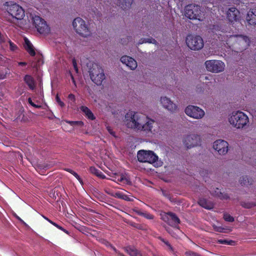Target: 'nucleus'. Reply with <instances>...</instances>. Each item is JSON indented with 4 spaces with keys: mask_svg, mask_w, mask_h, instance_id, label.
Segmentation results:
<instances>
[{
    "mask_svg": "<svg viewBox=\"0 0 256 256\" xmlns=\"http://www.w3.org/2000/svg\"><path fill=\"white\" fill-rule=\"evenodd\" d=\"M42 217L45 219L46 220H48V222H49V220H49L48 218L46 217L45 216H42Z\"/></svg>",
    "mask_w": 256,
    "mask_h": 256,
    "instance_id": "obj_48",
    "label": "nucleus"
},
{
    "mask_svg": "<svg viewBox=\"0 0 256 256\" xmlns=\"http://www.w3.org/2000/svg\"><path fill=\"white\" fill-rule=\"evenodd\" d=\"M160 102L164 108L170 112H174L177 110L178 107L176 105L166 96L160 98Z\"/></svg>",
    "mask_w": 256,
    "mask_h": 256,
    "instance_id": "obj_16",
    "label": "nucleus"
},
{
    "mask_svg": "<svg viewBox=\"0 0 256 256\" xmlns=\"http://www.w3.org/2000/svg\"><path fill=\"white\" fill-rule=\"evenodd\" d=\"M186 254L188 256H201L200 254L196 253V252H192V251H190V252H186Z\"/></svg>",
    "mask_w": 256,
    "mask_h": 256,
    "instance_id": "obj_40",
    "label": "nucleus"
},
{
    "mask_svg": "<svg viewBox=\"0 0 256 256\" xmlns=\"http://www.w3.org/2000/svg\"><path fill=\"white\" fill-rule=\"evenodd\" d=\"M56 102H58V104L61 106V107H64V102H62L60 97L58 96V94H57L56 96Z\"/></svg>",
    "mask_w": 256,
    "mask_h": 256,
    "instance_id": "obj_34",
    "label": "nucleus"
},
{
    "mask_svg": "<svg viewBox=\"0 0 256 256\" xmlns=\"http://www.w3.org/2000/svg\"><path fill=\"white\" fill-rule=\"evenodd\" d=\"M218 242L219 244H227V245H232L234 243L232 240H219Z\"/></svg>",
    "mask_w": 256,
    "mask_h": 256,
    "instance_id": "obj_32",
    "label": "nucleus"
},
{
    "mask_svg": "<svg viewBox=\"0 0 256 256\" xmlns=\"http://www.w3.org/2000/svg\"><path fill=\"white\" fill-rule=\"evenodd\" d=\"M16 217L22 224L25 226L27 225L18 216H16Z\"/></svg>",
    "mask_w": 256,
    "mask_h": 256,
    "instance_id": "obj_44",
    "label": "nucleus"
},
{
    "mask_svg": "<svg viewBox=\"0 0 256 256\" xmlns=\"http://www.w3.org/2000/svg\"><path fill=\"white\" fill-rule=\"evenodd\" d=\"M166 244H167L170 248H172L168 244V242H166Z\"/></svg>",
    "mask_w": 256,
    "mask_h": 256,
    "instance_id": "obj_50",
    "label": "nucleus"
},
{
    "mask_svg": "<svg viewBox=\"0 0 256 256\" xmlns=\"http://www.w3.org/2000/svg\"><path fill=\"white\" fill-rule=\"evenodd\" d=\"M8 12L10 16L17 20H22L24 16L23 8L16 4L10 5L8 8Z\"/></svg>",
    "mask_w": 256,
    "mask_h": 256,
    "instance_id": "obj_12",
    "label": "nucleus"
},
{
    "mask_svg": "<svg viewBox=\"0 0 256 256\" xmlns=\"http://www.w3.org/2000/svg\"><path fill=\"white\" fill-rule=\"evenodd\" d=\"M34 107V108H40L41 107V106L40 105H37V104H34V105H33Z\"/></svg>",
    "mask_w": 256,
    "mask_h": 256,
    "instance_id": "obj_47",
    "label": "nucleus"
},
{
    "mask_svg": "<svg viewBox=\"0 0 256 256\" xmlns=\"http://www.w3.org/2000/svg\"><path fill=\"white\" fill-rule=\"evenodd\" d=\"M224 218L226 221L232 222L234 220V218L230 214H225L224 215Z\"/></svg>",
    "mask_w": 256,
    "mask_h": 256,
    "instance_id": "obj_33",
    "label": "nucleus"
},
{
    "mask_svg": "<svg viewBox=\"0 0 256 256\" xmlns=\"http://www.w3.org/2000/svg\"><path fill=\"white\" fill-rule=\"evenodd\" d=\"M126 200H129V201L131 200H130V199H126Z\"/></svg>",
    "mask_w": 256,
    "mask_h": 256,
    "instance_id": "obj_53",
    "label": "nucleus"
},
{
    "mask_svg": "<svg viewBox=\"0 0 256 256\" xmlns=\"http://www.w3.org/2000/svg\"><path fill=\"white\" fill-rule=\"evenodd\" d=\"M216 34L220 36L218 38L220 40L222 41H227L226 38L229 36L230 38H236V42L240 44L242 46V49L246 48L250 44V40L246 36H231L226 34L224 32H222V34Z\"/></svg>",
    "mask_w": 256,
    "mask_h": 256,
    "instance_id": "obj_6",
    "label": "nucleus"
},
{
    "mask_svg": "<svg viewBox=\"0 0 256 256\" xmlns=\"http://www.w3.org/2000/svg\"><path fill=\"white\" fill-rule=\"evenodd\" d=\"M24 47L30 56H34L35 55L36 52L33 46L29 41V40L26 38H24Z\"/></svg>",
    "mask_w": 256,
    "mask_h": 256,
    "instance_id": "obj_21",
    "label": "nucleus"
},
{
    "mask_svg": "<svg viewBox=\"0 0 256 256\" xmlns=\"http://www.w3.org/2000/svg\"><path fill=\"white\" fill-rule=\"evenodd\" d=\"M246 19L249 24H256V10L252 9L248 12Z\"/></svg>",
    "mask_w": 256,
    "mask_h": 256,
    "instance_id": "obj_19",
    "label": "nucleus"
},
{
    "mask_svg": "<svg viewBox=\"0 0 256 256\" xmlns=\"http://www.w3.org/2000/svg\"><path fill=\"white\" fill-rule=\"evenodd\" d=\"M28 103L32 106H33V105H34V103L32 102V98H28Z\"/></svg>",
    "mask_w": 256,
    "mask_h": 256,
    "instance_id": "obj_46",
    "label": "nucleus"
},
{
    "mask_svg": "<svg viewBox=\"0 0 256 256\" xmlns=\"http://www.w3.org/2000/svg\"><path fill=\"white\" fill-rule=\"evenodd\" d=\"M213 148L220 154L224 155L228 151V144L224 140H218L214 142Z\"/></svg>",
    "mask_w": 256,
    "mask_h": 256,
    "instance_id": "obj_14",
    "label": "nucleus"
},
{
    "mask_svg": "<svg viewBox=\"0 0 256 256\" xmlns=\"http://www.w3.org/2000/svg\"><path fill=\"white\" fill-rule=\"evenodd\" d=\"M72 26L76 32L82 36L86 37L90 34V32L84 20L80 18H76Z\"/></svg>",
    "mask_w": 256,
    "mask_h": 256,
    "instance_id": "obj_5",
    "label": "nucleus"
},
{
    "mask_svg": "<svg viewBox=\"0 0 256 256\" xmlns=\"http://www.w3.org/2000/svg\"><path fill=\"white\" fill-rule=\"evenodd\" d=\"M250 207H251V206H246V208H250Z\"/></svg>",
    "mask_w": 256,
    "mask_h": 256,
    "instance_id": "obj_52",
    "label": "nucleus"
},
{
    "mask_svg": "<svg viewBox=\"0 0 256 256\" xmlns=\"http://www.w3.org/2000/svg\"><path fill=\"white\" fill-rule=\"evenodd\" d=\"M200 136L198 134H192L186 136L183 139V142L187 148L199 145L200 144Z\"/></svg>",
    "mask_w": 256,
    "mask_h": 256,
    "instance_id": "obj_13",
    "label": "nucleus"
},
{
    "mask_svg": "<svg viewBox=\"0 0 256 256\" xmlns=\"http://www.w3.org/2000/svg\"><path fill=\"white\" fill-rule=\"evenodd\" d=\"M80 110L86 118L92 120H95L96 117L89 108L82 106L80 107Z\"/></svg>",
    "mask_w": 256,
    "mask_h": 256,
    "instance_id": "obj_20",
    "label": "nucleus"
},
{
    "mask_svg": "<svg viewBox=\"0 0 256 256\" xmlns=\"http://www.w3.org/2000/svg\"><path fill=\"white\" fill-rule=\"evenodd\" d=\"M66 170L67 172H68L70 173V171H73L72 170L70 169H67V170Z\"/></svg>",
    "mask_w": 256,
    "mask_h": 256,
    "instance_id": "obj_49",
    "label": "nucleus"
},
{
    "mask_svg": "<svg viewBox=\"0 0 256 256\" xmlns=\"http://www.w3.org/2000/svg\"><path fill=\"white\" fill-rule=\"evenodd\" d=\"M18 65L20 66H26V63L25 62H18Z\"/></svg>",
    "mask_w": 256,
    "mask_h": 256,
    "instance_id": "obj_45",
    "label": "nucleus"
},
{
    "mask_svg": "<svg viewBox=\"0 0 256 256\" xmlns=\"http://www.w3.org/2000/svg\"><path fill=\"white\" fill-rule=\"evenodd\" d=\"M198 204L202 207L208 210H210L214 207L213 204L211 202L208 201L204 198L200 199L198 201Z\"/></svg>",
    "mask_w": 256,
    "mask_h": 256,
    "instance_id": "obj_23",
    "label": "nucleus"
},
{
    "mask_svg": "<svg viewBox=\"0 0 256 256\" xmlns=\"http://www.w3.org/2000/svg\"><path fill=\"white\" fill-rule=\"evenodd\" d=\"M125 118L128 128L141 130L147 133L153 134L156 132L154 128L157 123L143 114L130 112L126 114Z\"/></svg>",
    "mask_w": 256,
    "mask_h": 256,
    "instance_id": "obj_1",
    "label": "nucleus"
},
{
    "mask_svg": "<svg viewBox=\"0 0 256 256\" xmlns=\"http://www.w3.org/2000/svg\"><path fill=\"white\" fill-rule=\"evenodd\" d=\"M32 21L39 33L42 34H47L50 32V28L46 24V22L42 18L35 16L32 17Z\"/></svg>",
    "mask_w": 256,
    "mask_h": 256,
    "instance_id": "obj_9",
    "label": "nucleus"
},
{
    "mask_svg": "<svg viewBox=\"0 0 256 256\" xmlns=\"http://www.w3.org/2000/svg\"><path fill=\"white\" fill-rule=\"evenodd\" d=\"M66 123L70 124L72 126H74L76 125H80L82 126L84 123L82 121H70V120H65Z\"/></svg>",
    "mask_w": 256,
    "mask_h": 256,
    "instance_id": "obj_30",
    "label": "nucleus"
},
{
    "mask_svg": "<svg viewBox=\"0 0 256 256\" xmlns=\"http://www.w3.org/2000/svg\"><path fill=\"white\" fill-rule=\"evenodd\" d=\"M247 180H248L247 176L243 177L242 180H240L241 184L242 185H246L247 184H248L249 182V181L248 180V182H247Z\"/></svg>",
    "mask_w": 256,
    "mask_h": 256,
    "instance_id": "obj_38",
    "label": "nucleus"
},
{
    "mask_svg": "<svg viewBox=\"0 0 256 256\" xmlns=\"http://www.w3.org/2000/svg\"><path fill=\"white\" fill-rule=\"evenodd\" d=\"M113 180L115 182H122L124 184H128L130 182L129 178L124 174L120 175L118 176V178H116Z\"/></svg>",
    "mask_w": 256,
    "mask_h": 256,
    "instance_id": "obj_25",
    "label": "nucleus"
},
{
    "mask_svg": "<svg viewBox=\"0 0 256 256\" xmlns=\"http://www.w3.org/2000/svg\"><path fill=\"white\" fill-rule=\"evenodd\" d=\"M184 111L186 115L196 119H200L205 114L204 110L197 106H188Z\"/></svg>",
    "mask_w": 256,
    "mask_h": 256,
    "instance_id": "obj_11",
    "label": "nucleus"
},
{
    "mask_svg": "<svg viewBox=\"0 0 256 256\" xmlns=\"http://www.w3.org/2000/svg\"><path fill=\"white\" fill-rule=\"evenodd\" d=\"M49 222H50V224H52V225H54V226H55L57 228L63 230L64 232H67L64 230V229L62 226H58V224H56V223L53 222L52 221V220H49Z\"/></svg>",
    "mask_w": 256,
    "mask_h": 256,
    "instance_id": "obj_37",
    "label": "nucleus"
},
{
    "mask_svg": "<svg viewBox=\"0 0 256 256\" xmlns=\"http://www.w3.org/2000/svg\"><path fill=\"white\" fill-rule=\"evenodd\" d=\"M90 170L91 173L94 174L96 176L102 178H104L106 177L101 172L96 168L94 167H90Z\"/></svg>",
    "mask_w": 256,
    "mask_h": 256,
    "instance_id": "obj_27",
    "label": "nucleus"
},
{
    "mask_svg": "<svg viewBox=\"0 0 256 256\" xmlns=\"http://www.w3.org/2000/svg\"><path fill=\"white\" fill-rule=\"evenodd\" d=\"M205 66L208 71L215 73L222 72L225 68L224 62L218 60H206Z\"/></svg>",
    "mask_w": 256,
    "mask_h": 256,
    "instance_id": "obj_10",
    "label": "nucleus"
},
{
    "mask_svg": "<svg viewBox=\"0 0 256 256\" xmlns=\"http://www.w3.org/2000/svg\"><path fill=\"white\" fill-rule=\"evenodd\" d=\"M90 76L92 81L98 86L101 85L106 78L104 70L96 64L93 66L90 72Z\"/></svg>",
    "mask_w": 256,
    "mask_h": 256,
    "instance_id": "obj_7",
    "label": "nucleus"
},
{
    "mask_svg": "<svg viewBox=\"0 0 256 256\" xmlns=\"http://www.w3.org/2000/svg\"><path fill=\"white\" fill-rule=\"evenodd\" d=\"M126 250L130 256H142L141 254L134 248L128 247L126 248Z\"/></svg>",
    "mask_w": 256,
    "mask_h": 256,
    "instance_id": "obj_26",
    "label": "nucleus"
},
{
    "mask_svg": "<svg viewBox=\"0 0 256 256\" xmlns=\"http://www.w3.org/2000/svg\"><path fill=\"white\" fill-rule=\"evenodd\" d=\"M186 43L190 48L194 50H200L204 44L202 38L198 36H188L186 38Z\"/></svg>",
    "mask_w": 256,
    "mask_h": 256,
    "instance_id": "obj_8",
    "label": "nucleus"
},
{
    "mask_svg": "<svg viewBox=\"0 0 256 256\" xmlns=\"http://www.w3.org/2000/svg\"><path fill=\"white\" fill-rule=\"evenodd\" d=\"M185 16L190 19L199 20H202L204 18V14L201 11L200 6L194 4H190L186 7Z\"/></svg>",
    "mask_w": 256,
    "mask_h": 256,
    "instance_id": "obj_4",
    "label": "nucleus"
},
{
    "mask_svg": "<svg viewBox=\"0 0 256 256\" xmlns=\"http://www.w3.org/2000/svg\"><path fill=\"white\" fill-rule=\"evenodd\" d=\"M137 157L140 162L152 164L157 166L160 165V162H158V156L152 151L139 150L138 152Z\"/></svg>",
    "mask_w": 256,
    "mask_h": 256,
    "instance_id": "obj_3",
    "label": "nucleus"
},
{
    "mask_svg": "<svg viewBox=\"0 0 256 256\" xmlns=\"http://www.w3.org/2000/svg\"><path fill=\"white\" fill-rule=\"evenodd\" d=\"M216 190L218 192H216V195L218 196V198H220L221 199H227L228 198V196L227 194H222V192H220L218 188H216Z\"/></svg>",
    "mask_w": 256,
    "mask_h": 256,
    "instance_id": "obj_31",
    "label": "nucleus"
},
{
    "mask_svg": "<svg viewBox=\"0 0 256 256\" xmlns=\"http://www.w3.org/2000/svg\"><path fill=\"white\" fill-rule=\"evenodd\" d=\"M70 174H72L73 176H74L82 184V180L80 176L74 171H70Z\"/></svg>",
    "mask_w": 256,
    "mask_h": 256,
    "instance_id": "obj_36",
    "label": "nucleus"
},
{
    "mask_svg": "<svg viewBox=\"0 0 256 256\" xmlns=\"http://www.w3.org/2000/svg\"><path fill=\"white\" fill-rule=\"evenodd\" d=\"M72 64H73V66L74 67V70H76V72H78V68L77 66H76V60L74 59L72 60Z\"/></svg>",
    "mask_w": 256,
    "mask_h": 256,
    "instance_id": "obj_42",
    "label": "nucleus"
},
{
    "mask_svg": "<svg viewBox=\"0 0 256 256\" xmlns=\"http://www.w3.org/2000/svg\"><path fill=\"white\" fill-rule=\"evenodd\" d=\"M137 213L141 216H142L144 218H146L147 219L152 220L154 218V216L150 214V213H148L146 212L142 211L141 210H139L137 212Z\"/></svg>",
    "mask_w": 256,
    "mask_h": 256,
    "instance_id": "obj_29",
    "label": "nucleus"
},
{
    "mask_svg": "<svg viewBox=\"0 0 256 256\" xmlns=\"http://www.w3.org/2000/svg\"><path fill=\"white\" fill-rule=\"evenodd\" d=\"M227 18L231 23L240 22L241 16L239 10L235 8L228 9L226 13Z\"/></svg>",
    "mask_w": 256,
    "mask_h": 256,
    "instance_id": "obj_15",
    "label": "nucleus"
},
{
    "mask_svg": "<svg viewBox=\"0 0 256 256\" xmlns=\"http://www.w3.org/2000/svg\"><path fill=\"white\" fill-rule=\"evenodd\" d=\"M24 80L30 89H34L36 86L34 78L32 76L30 75H26L24 78Z\"/></svg>",
    "mask_w": 256,
    "mask_h": 256,
    "instance_id": "obj_22",
    "label": "nucleus"
},
{
    "mask_svg": "<svg viewBox=\"0 0 256 256\" xmlns=\"http://www.w3.org/2000/svg\"><path fill=\"white\" fill-rule=\"evenodd\" d=\"M120 61L131 70H134L137 67L136 62L132 58L127 56H122Z\"/></svg>",
    "mask_w": 256,
    "mask_h": 256,
    "instance_id": "obj_18",
    "label": "nucleus"
},
{
    "mask_svg": "<svg viewBox=\"0 0 256 256\" xmlns=\"http://www.w3.org/2000/svg\"><path fill=\"white\" fill-rule=\"evenodd\" d=\"M10 48L12 51H14L17 49V46L16 44L12 43L11 41H9Z\"/></svg>",
    "mask_w": 256,
    "mask_h": 256,
    "instance_id": "obj_35",
    "label": "nucleus"
},
{
    "mask_svg": "<svg viewBox=\"0 0 256 256\" xmlns=\"http://www.w3.org/2000/svg\"><path fill=\"white\" fill-rule=\"evenodd\" d=\"M204 78H205L206 80H209L207 76H205Z\"/></svg>",
    "mask_w": 256,
    "mask_h": 256,
    "instance_id": "obj_51",
    "label": "nucleus"
},
{
    "mask_svg": "<svg viewBox=\"0 0 256 256\" xmlns=\"http://www.w3.org/2000/svg\"><path fill=\"white\" fill-rule=\"evenodd\" d=\"M230 124L236 128H241L246 126L248 122L247 115L240 111L233 112L228 117Z\"/></svg>",
    "mask_w": 256,
    "mask_h": 256,
    "instance_id": "obj_2",
    "label": "nucleus"
},
{
    "mask_svg": "<svg viewBox=\"0 0 256 256\" xmlns=\"http://www.w3.org/2000/svg\"><path fill=\"white\" fill-rule=\"evenodd\" d=\"M162 219L167 222L170 225L174 226H176L180 223L179 218L172 212L164 214L162 216Z\"/></svg>",
    "mask_w": 256,
    "mask_h": 256,
    "instance_id": "obj_17",
    "label": "nucleus"
},
{
    "mask_svg": "<svg viewBox=\"0 0 256 256\" xmlns=\"http://www.w3.org/2000/svg\"><path fill=\"white\" fill-rule=\"evenodd\" d=\"M133 0H118L117 4L123 9H126L130 8Z\"/></svg>",
    "mask_w": 256,
    "mask_h": 256,
    "instance_id": "obj_24",
    "label": "nucleus"
},
{
    "mask_svg": "<svg viewBox=\"0 0 256 256\" xmlns=\"http://www.w3.org/2000/svg\"><path fill=\"white\" fill-rule=\"evenodd\" d=\"M68 98L69 100H70L74 102L75 100H76V98H75V96L73 94H70L68 96Z\"/></svg>",
    "mask_w": 256,
    "mask_h": 256,
    "instance_id": "obj_41",
    "label": "nucleus"
},
{
    "mask_svg": "<svg viewBox=\"0 0 256 256\" xmlns=\"http://www.w3.org/2000/svg\"><path fill=\"white\" fill-rule=\"evenodd\" d=\"M107 130L108 132H110V134L112 136H115L114 132L112 131V130L110 128V127L108 126Z\"/></svg>",
    "mask_w": 256,
    "mask_h": 256,
    "instance_id": "obj_43",
    "label": "nucleus"
},
{
    "mask_svg": "<svg viewBox=\"0 0 256 256\" xmlns=\"http://www.w3.org/2000/svg\"><path fill=\"white\" fill-rule=\"evenodd\" d=\"M213 228L214 230L216 232H226L227 230L231 231L232 229L228 228H224L220 226H217L216 225H213Z\"/></svg>",
    "mask_w": 256,
    "mask_h": 256,
    "instance_id": "obj_28",
    "label": "nucleus"
},
{
    "mask_svg": "<svg viewBox=\"0 0 256 256\" xmlns=\"http://www.w3.org/2000/svg\"><path fill=\"white\" fill-rule=\"evenodd\" d=\"M156 42V40L153 38H146L144 40L143 42L152 43L154 44Z\"/></svg>",
    "mask_w": 256,
    "mask_h": 256,
    "instance_id": "obj_39",
    "label": "nucleus"
}]
</instances>
